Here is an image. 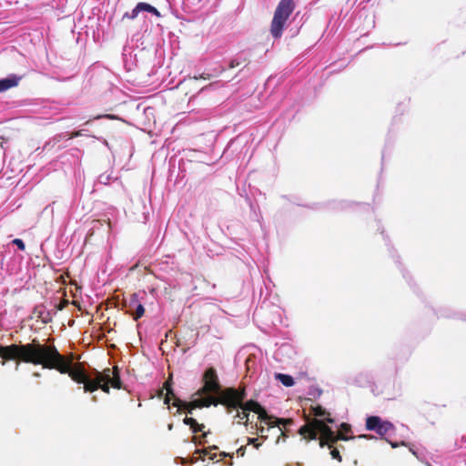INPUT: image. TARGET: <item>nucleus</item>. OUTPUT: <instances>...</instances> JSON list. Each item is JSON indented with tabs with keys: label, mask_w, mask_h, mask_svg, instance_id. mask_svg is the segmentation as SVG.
Here are the masks:
<instances>
[{
	"label": "nucleus",
	"mask_w": 466,
	"mask_h": 466,
	"mask_svg": "<svg viewBox=\"0 0 466 466\" xmlns=\"http://www.w3.org/2000/svg\"><path fill=\"white\" fill-rule=\"evenodd\" d=\"M340 430L339 432L348 433L351 431V427L350 424L343 422L340 424Z\"/></svg>",
	"instance_id": "a878e982"
},
{
	"label": "nucleus",
	"mask_w": 466,
	"mask_h": 466,
	"mask_svg": "<svg viewBox=\"0 0 466 466\" xmlns=\"http://www.w3.org/2000/svg\"><path fill=\"white\" fill-rule=\"evenodd\" d=\"M136 6L137 7V10L139 12L146 11V12L155 15L157 17L161 16L159 11L156 7L152 6L151 5H149L147 3L140 2Z\"/></svg>",
	"instance_id": "2eb2a0df"
},
{
	"label": "nucleus",
	"mask_w": 466,
	"mask_h": 466,
	"mask_svg": "<svg viewBox=\"0 0 466 466\" xmlns=\"http://www.w3.org/2000/svg\"><path fill=\"white\" fill-rule=\"evenodd\" d=\"M200 77L204 78V79H208L209 78V75H208V76H204L203 75H201Z\"/></svg>",
	"instance_id": "4c0bfd02"
},
{
	"label": "nucleus",
	"mask_w": 466,
	"mask_h": 466,
	"mask_svg": "<svg viewBox=\"0 0 466 466\" xmlns=\"http://www.w3.org/2000/svg\"><path fill=\"white\" fill-rule=\"evenodd\" d=\"M51 347L50 345L40 344L36 339H33L31 343L17 345L12 344L9 346H0V357L6 360H19L25 363H32L34 365H42L43 363H35L33 361L25 360L26 358L44 360L47 358L43 348Z\"/></svg>",
	"instance_id": "7ed1b4c3"
},
{
	"label": "nucleus",
	"mask_w": 466,
	"mask_h": 466,
	"mask_svg": "<svg viewBox=\"0 0 466 466\" xmlns=\"http://www.w3.org/2000/svg\"><path fill=\"white\" fill-rule=\"evenodd\" d=\"M83 133L81 130H78V131H75V132H72V133H65L63 135L64 137H66L67 139H72V138H75V137H80L82 136Z\"/></svg>",
	"instance_id": "5701e85b"
},
{
	"label": "nucleus",
	"mask_w": 466,
	"mask_h": 466,
	"mask_svg": "<svg viewBox=\"0 0 466 466\" xmlns=\"http://www.w3.org/2000/svg\"><path fill=\"white\" fill-rule=\"evenodd\" d=\"M246 396L247 393L244 387L221 389L217 396H213L214 406L220 404L226 408L228 413H231L235 410L240 409Z\"/></svg>",
	"instance_id": "20e7f679"
},
{
	"label": "nucleus",
	"mask_w": 466,
	"mask_h": 466,
	"mask_svg": "<svg viewBox=\"0 0 466 466\" xmlns=\"http://www.w3.org/2000/svg\"><path fill=\"white\" fill-rule=\"evenodd\" d=\"M50 320H51V319H50V318H48V319H42V321H43L44 323H48Z\"/></svg>",
	"instance_id": "e433bc0d"
},
{
	"label": "nucleus",
	"mask_w": 466,
	"mask_h": 466,
	"mask_svg": "<svg viewBox=\"0 0 466 466\" xmlns=\"http://www.w3.org/2000/svg\"><path fill=\"white\" fill-rule=\"evenodd\" d=\"M48 316H49V314H47V316H45V318H44V319H48V318H49Z\"/></svg>",
	"instance_id": "ea45409f"
},
{
	"label": "nucleus",
	"mask_w": 466,
	"mask_h": 466,
	"mask_svg": "<svg viewBox=\"0 0 466 466\" xmlns=\"http://www.w3.org/2000/svg\"><path fill=\"white\" fill-rule=\"evenodd\" d=\"M164 390H166L164 388L160 389L158 391H157V397L158 398H162L163 395H164Z\"/></svg>",
	"instance_id": "2f4dec72"
},
{
	"label": "nucleus",
	"mask_w": 466,
	"mask_h": 466,
	"mask_svg": "<svg viewBox=\"0 0 466 466\" xmlns=\"http://www.w3.org/2000/svg\"><path fill=\"white\" fill-rule=\"evenodd\" d=\"M12 244L15 245L22 251H24L25 249V245L24 241L20 238L13 239Z\"/></svg>",
	"instance_id": "b1692460"
},
{
	"label": "nucleus",
	"mask_w": 466,
	"mask_h": 466,
	"mask_svg": "<svg viewBox=\"0 0 466 466\" xmlns=\"http://www.w3.org/2000/svg\"><path fill=\"white\" fill-rule=\"evenodd\" d=\"M163 388L166 390V391H168L169 393H172V378L169 377L163 385Z\"/></svg>",
	"instance_id": "393cba45"
},
{
	"label": "nucleus",
	"mask_w": 466,
	"mask_h": 466,
	"mask_svg": "<svg viewBox=\"0 0 466 466\" xmlns=\"http://www.w3.org/2000/svg\"><path fill=\"white\" fill-rule=\"evenodd\" d=\"M208 456L209 457L210 460H215L216 457H217V454L216 453H211V451H209V454H208Z\"/></svg>",
	"instance_id": "473e14b6"
},
{
	"label": "nucleus",
	"mask_w": 466,
	"mask_h": 466,
	"mask_svg": "<svg viewBox=\"0 0 466 466\" xmlns=\"http://www.w3.org/2000/svg\"><path fill=\"white\" fill-rule=\"evenodd\" d=\"M275 378L286 387H291L295 383L293 378L288 374L276 373Z\"/></svg>",
	"instance_id": "dca6fc26"
},
{
	"label": "nucleus",
	"mask_w": 466,
	"mask_h": 466,
	"mask_svg": "<svg viewBox=\"0 0 466 466\" xmlns=\"http://www.w3.org/2000/svg\"><path fill=\"white\" fill-rule=\"evenodd\" d=\"M391 446H392L393 448H395V447H397V444H395V443H391Z\"/></svg>",
	"instance_id": "58836bf2"
},
{
	"label": "nucleus",
	"mask_w": 466,
	"mask_h": 466,
	"mask_svg": "<svg viewBox=\"0 0 466 466\" xmlns=\"http://www.w3.org/2000/svg\"><path fill=\"white\" fill-rule=\"evenodd\" d=\"M248 444H252L254 445V447L256 449H258L259 446L261 445L260 443L258 442V438H248Z\"/></svg>",
	"instance_id": "bb28decb"
},
{
	"label": "nucleus",
	"mask_w": 466,
	"mask_h": 466,
	"mask_svg": "<svg viewBox=\"0 0 466 466\" xmlns=\"http://www.w3.org/2000/svg\"><path fill=\"white\" fill-rule=\"evenodd\" d=\"M330 449V455L333 459H336L338 460L339 462L342 461V458L339 454V451L338 448H336L334 445L332 448H329Z\"/></svg>",
	"instance_id": "6ab92c4d"
},
{
	"label": "nucleus",
	"mask_w": 466,
	"mask_h": 466,
	"mask_svg": "<svg viewBox=\"0 0 466 466\" xmlns=\"http://www.w3.org/2000/svg\"><path fill=\"white\" fill-rule=\"evenodd\" d=\"M245 452H246V447L245 446H241L240 448H238L237 450V453H238V456L243 457L245 455Z\"/></svg>",
	"instance_id": "c85d7f7f"
},
{
	"label": "nucleus",
	"mask_w": 466,
	"mask_h": 466,
	"mask_svg": "<svg viewBox=\"0 0 466 466\" xmlns=\"http://www.w3.org/2000/svg\"><path fill=\"white\" fill-rule=\"evenodd\" d=\"M293 0H280L274 12L270 25V34L274 39L281 37L286 23L295 9Z\"/></svg>",
	"instance_id": "39448f33"
},
{
	"label": "nucleus",
	"mask_w": 466,
	"mask_h": 466,
	"mask_svg": "<svg viewBox=\"0 0 466 466\" xmlns=\"http://www.w3.org/2000/svg\"><path fill=\"white\" fill-rule=\"evenodd\" d=\"M203 386L196 392L198 396L218 394L221 390V385L215 368H208L202 377Z\"/></svg>",
	"instance_id": "423d86ee"
},
{
	"label": "nucleus",
	"mask_w": 466,
	"mask_h": 466,
	"mask_svg": "<svg viewBox=\"0 0 466 466\" xmlns=\"http://www.w3.org/2000/svg\"><path fill=\"white\" fill-rule=\"evenodd\" d=\"M258 416V420L261 422H264L268 428L267 430L269 431L270 429L278 428V431L280 432V434H283L280 425L288 426L293 424L292 419H279L274 416L268 415L267 410L261 407L258 412H257Z\"/></svg>",
	"instance_id": "6e6552de"
},
{
	"label": "nucleus",
	"mask_w": 466,
	"mask_h": 466,
	"mask_svg": "<svg viewBox=\"0 0 466 466\" xmlns=\"http://www.w3.org/2000/svg\"><path fill=\"white\" fill-rule=\"evenodd\" d=\"M208 433V432H203L199 438L204 440L207 437Z\"/></svg>",
	"instance_id": "c9c22d12"
},
{
	"label": "nucleus",
	"mask_w": 466,
	"mask_h": 466,
	"mask_svg": "<svg viewBox=\"0 0 466 466\" xmlns=\"http://www.w3.org/2000/svg\"><path fill=\"white\" fill-rule=\"evenodd\" d=\"M262 406L256 400H243V404L240 406V410H244L246 412H249V411H252V412H258V410H260Z\"/></svg>",
	"instance_id": "f8f14e48"
},
{
	"label": "nucleus",
	"mask_w": 466,
	"mask_h": 466,
	"mask_svg": "<svg viewBox=\"0 0 466 466\" xmlns=\"http://www.w3.org/2000/svg\"><path fill=\"white\" fill-rule=\"evenodd\" d=\"M258 431H259L260 437L262 439H267L268 438V436L265 434L267 431H268L267 430V428H265L264 426L260 425L259 427H258Z\"/></svg>",
	"instance_id": "cd10ccee"
},
{
	"label": "nucleus",
	"mask_w": 466,
	"mask_h": 466,
	"mask_svg": "<svg viewBox=\"0 0 466 466\" xmlns=\"http://www.w3.org/2000/svg\"><path fill=\"white\" fill-rule=\"evenodd\" d=\"M211 405L214 406L213 396H207L204 398H198L189 402L182 401L179 398H176L173 406L178 409H184L187 413L191 414L193 410L197 408H208Z\"/></svg>",
	"instance_id": "0eeeda50"
},
{
	"label": "nucleus",
	"mask_w": 466,
	"mask_h": 466,
	"mask_svg": "<svg viewBox=\"0 0 466 466\" xmlns=\"http://www.w3.org/2000/svg\"><path fill=\"white\" fill-rule=\"evenodd\" d=\"M176 398H177V397L175 395L173 390H172V393H169L168 391H167L165 398H164V403L167 405H169L171 399H173L175 400Z\"/></svg>",
	"instance_id": "412c9836"
},
{
	"label": "nucleus",
	"mask_w": 466,
	"mask_h": 466,
	"mask_svg": "<svg viewBox=\"0 0 466 466\" xmlns=\"http://www.w3.org/2000/svg\"><path fill=\"white\" fill-rule=\"evenodd\" d=\"M307 420V423L299 428V433L306 440H316L318 434H319V446L321 448L325 446L332 448L339 441H349L355 438L353 436L349 437L343 432H334L327 423L317 418Z\"/></svg>",
	"instance_id": "f03ea898"
},
{
	"label": "nucleus",
	"mask_w": 466,
	"mask_h": 466,
	"mask_svg": "<svg viewBox=\"0 0 466 466\" xmlns=\"http://www.w3.org/2000/svg\"><path fill=\"white\" fill-rule=\"evenodd\" d=\"M312 413L315 417L323 418V421L326 423H333L334 420L330 417V414L320 405L311 408Z\"/></svg>",
	"instance_id": "9b49d317"
},
{
	"label": "nucleus",
	"mask_w": 466,
	"mask_h": 466,
	"mask_svg": "<svg viewBox=\"0 0 466 466\" xmlns=\"http://www.w3.org/2000/svg\"><path fill=\"white\" fill-rule=\"evenodd\" d=\"M394 430V425L390 421H382L377 433L380 436L388 434L390 431Z\"/></svg>",
	"instance_id": "f3484780"
},
{
	"label": "nucleus",
	"mask_w": 466,
	"mask_h": 466,
	"mask_svg": "<svg viewBox=\"0 0 466 466\" xmlns=\"http://www.w3.org/2000/svg\"><path fill=\"white\" fill-rule=\"evenodd\" d=\"M240 409H238V410H235L237 412L234 416V419H238V423H241V421L243 420V423L247 426L248 424V416H249V413L242 410V411H239Z\"/></svg>",
	"instance_id": "a211bd4d"
},
{
	"label": "nucleus",
	"mask_w": 466,
	"mask_h": 466,
	"mask_svg": "<svg viewBox=\"0 0 466 466\" xmlns=\"http://www.w3.org/2000/svg\"><path fill=\"white\" fill-rule=\"evenodd\" d=\"M42 350H45L44 353L47 358L44 360L26 358L25 360L43 363L46 369H54L62 374H68L75 382L84 385L85 392H94L101 389L105 393H109L110 386L116 390L122 388L120 371L116 366L113 369L106 368L103 371L94 370L91 374H88L83 363H73V354L65 357L56 347H46Z\"/></svg>",
	"instance_id": "f257e3e1"
},
{
	"label": "nucleus",
	"mask_w": 466,
	"mask_h": 466,
	"mask_svg": "<svg viewBox=\"0 0 466 466\" xmlns=\"http://www.w3.org/2000/svg\"><path fill=\"white\" fill-rule=\"evenodd\" d=\"M139 13H140V12L137 10V7L136 6V7L132 10L131 14H129V13H126V14L124 15L123 18L135 19V18L138 15V14H139Z\"/></svg>",
	"instance_id": "4be33fe9"
},
{
	"label": "nucleus",
	"mask_w": 466,
	"mask_h": 466,
	"mask_svg": "<svg viewBox=\"0 0 466 466\" xmlns=\"http://www.w3.org/2000/svg\"><path fill=\"white\" fill-rule=\"evenodd\" d=\"M183 422L186 425H188L194 433L203 431V430L205 428L204 424L198 423V421L194 418H191V417H186L183 420Z\"/></svg>",
	"instance_id": "4468645a"
},
{
	"label": "nucleus",
	"mask_w": 466,
	"mask_h": 466,
	"mask_svg": "<svg viewBox=\"0 0 466 466\" xmlns=\"http://www.w3.org/2000/svg\"><path fill=\"white\" fill-rule=\"evenodd\" d=\"M359 438L372 439L373 436H371V435H360Z\"/></svg>",
	"instance_id": "f704fd0d"
},
{
	"label": "nucleus",
	"mask_w": 466,
	"mask_h": 466,
	"mask_svg": "<svg viewBox=\"0 0 466 466\" xmlns=\"http://www.w3.org/2000/svg\"><path fill=\"white\" fill-rule=\"evenodd\" d=\"M240 65V63L237 60H232L229 64V67L230 68H234L236 66H238Z\"/></svg>",
	"instance_id": "c756f323"
},
{
	"label": "nucleus",
	"mask_w": 466,
	"mask_h": 466,
	"mask_svg": "<svg viewBox=\"0 0 466 466\" xmlns=\"http://www.w3.org/2000/svg\"><path fill=\"white\" fill-rule=\"evenodd\" d=\"M19 80L20 77H17L16 76H11L9 77L0 79V93L16 86Z\"/></svg>",
	"instance_id": "9d476101"
},
{
	"label": "nucleus",
	"mask_w": 466,
	"mask_h": 466,
	"mask_svg": "<svg viewBox=\"0 0 466 466\" xmlns=\"http://www.w3.org/2000/svg\"><path fill=\"white\" fill-rule=\"evenodd\" d=\"M220 456H221V457H228H228L232 458V454H230V453H227V452H221V453H220Z\"/></svg>",
	"instance_id": "72a5a7b5"
},
{
	"label": "nucleus",
	"mask_w": 466,
	"mask_h": 466,
	"mask_svg": "<svg viewBox=\"0 0 466 466\" xmlns=\"http://www.w3.org/2000/svg\"><path fill=\"white\" fill-rule=\"evenodd\" d=\"M382 421L383 420L378 416L368 417L366 420V429L377 432Z\"/></svg>",
	"instance_id": "ddd939ff"
},
{
	"label": "nucleus",
	"mask_w": 466,
	"mask_h": 466,
	"mask_svg": "<svg viewBox=\"0 0 466 466\" xmlns=\"http://www.w3.org/2000/svg\"><path fill=\"white\" fill-rule=\"evenodd\" d=\"M214 450H218V447L216 445L209 446L204 450H197L196 452L203 456H208V454H209V451Z\"/></svg>",
	"instance_id": "aec40b11"
},
{
	"label": "nucleus",
	"mask_w": 466,
	"mask_h": 466,
	"mask_svg": "<svg viewBox=\"0 0 466 466\" xmlns=\"http://www.w3.org/2000/svg\"><path fill=\"white\" fill-rule=\"evenodd\" d=\"M123 306L127 309L126 313L131 315L134 320L139 319L145 314V308L137 293H133L128 299H125Z\"/></svg>",
	"instance_id": "1a4fd4ad"
},
{
	"label": "nucleus",
	"mask_w": 466,
	"mask_h": 466,
	"mask_svg": "<svg viewBox=\"0 0 466 466\" xmlns=\"http://www.w3.org/2000/svg\"><path fill=\"white\" fill-rule=\"evenodd\" d=\"M198 437H197V436H194V437L192 438V441H193L195 444H202L203 442H205V441H201V440H200L199 441H198Z\"/></svg>",
	"instance_id": "7c9ffc66"
}]
</instances>
